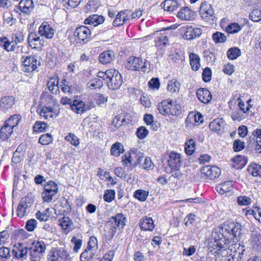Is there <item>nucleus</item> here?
<instances>
[{
	"instance_id": "1",
	"label": "nucleus",
	"mask_w": 261,
	"mask_h": 261,
	"mask_svg": "<svg viewBox=\"0 0 261 261\" xmlns=\"http://www.w3.org/2000/svg\"><path fill=\"white\" fill-rule=\"evenodd\" d=\"M242 233V227L238 222L227 221L221 226L214 228L211 234V241L209 242L210 247L211 245L215 246L217 250H221V252L227 249H229V243L232 236L236 240H239Z\"/></svg>"
},
{
	"instance_id": "2",
	"label": "nucleus",
	"mask_w": 261,
	"mask_h": 261,
	"mask_svg": "<svg viewBox=\"0 0 261 261\" xmlns=\"http://www.w3.org/2000/svg\"><path fill=\"white\" fill-rule=\"evenodd\" d=\"M159 113L162 115L179 116L181 113V106L176 101L170 99L163 100L158 106Z\"/></svg>"
},
{
	"instance_id": "3",
	"label": "nucleus",
	"mask_w": 261,
	"mask_h": 261,
	"mask_svg": "<svg viewBox=\"0 0 261 261\" xmlns=\"http://www.w3.org/2000/svg\"><path fill=\"white\" fill-rule=\"evenodd\" d=\"M126 218L122 213H118L115 216H112L110 220L107 222V226L110 227V238L109 240L112 239L117 232V228H123L126 225Z\"/></svg>"
},
{
	"instance_id": "4",
	"label": "nucleus",
	"mask_w": 261,
	"mask_h": 261,
	"mask_svg": "<svg viewBox=\"0 0 261 261\" xmlns=\"http://www.w3.org/2000/svg\"><path fill=\"white\" fill-rule=\"evenodd\" d=\"M58 192V185L52 180H49L44 186V191L42 193L43 201L46 202H50L54 196Z\"/></svg>"
},
{
	"instance_id": "5",
	"label": "nucleus",
	"mask_w": 261,
	"mask_h": 261,
	"mask_svg": "<svg viewBox=\"0 0 261 261\" xmlns=\"http://www.w3.org/2000/svg\"><path fill=\"white\" fill-rule=\"evenodd\" d=\"M199 14L204 21L211 23H214V20L216 19V15L211 5L205 2L202 3L200 6Z\"/></svg>"
},
{
	"instance_id": "6",
	"label": "nucleus",
	"mask_w": 261,
	"mask_h": 261,
	"mask_svg": "<svg viewBox=\"0 0 261 261\" xmlns=\"http://www.w3.org/2000/svg\"><path fill=\"white\" fill-rule=\"evenodd\" d=\"M147 65V62L146 61L143 62L141 58L132 56L128 58L126 67L128 70L144 71L146 69Z\"/></svg>"
},
{
	"instance_id": "7",
	"label": "nucleus",
	"mask_w": 261,
	"mask_h": 261,
	"mask_svg": "<svg viewBox=\"0 0 261 261\" xmlns=\"http://www.w3.org/2000/svg\"><path fill=\"white\" fill-rule=\"evenodd\" d=\"M123 83L122 77L118 70L112 69V73L108 77L107 84L109 89L116 90L119 89Z\"/></svg>"
},
{
	"instance_id": "8",
	"label": "nucleus",
	"mask_w": 261,
	"mask_h": 261,
	"mask_svg": "<svg viewBox=\"0 0 261 261\" xmlns=\"http://www.w3.org/2000/svg\"><path fill=\"white\" fill-rule=\"evenodd\" d=\"M30 255L32 258L39 257L46 250V245L43 241H29Z\"/></svg>"
},
{
	"instance_id": "9",
	"label": "nucleus",
	"mask_w": 261,
	"mask_h": 261,
	"mask_svg": "<svg viewBox=\"0 0 261 261\" xmlns=\"http://www.w3.org/2000/svg\"><path fill=\"white\" fill-rule=\"evenodd\" d=\"M15 249L12 250V253L15 259L21 260L27 258V254L30 252L29 241L25 243H19L17 245H15Z\"/></svg>"
},
{
	"instance_id": "10",
	"label": "nucleus",
	"mask_w": 261,
	"mask_h": 261,
	"mask_svg": "<svg viewBox=\"0 0 261 261\" xmlns=\"http://www.w3.org/2000/svg\"><path fill=\"white\" fill-rule=\"evenodd\" d=\"M22 65V70L24 72H31L37 68L38 61L36 56H29L24 58Z\"/></svg>"
},
{
	"instance_id": "11",
	"label": "nucleus",
	"mask_w": 261,
	"mask_h": 261,
	"mask_svg": "<svg viewBox=\"0 0 261 261\" xmlns=\"http://www.w3.org/2000/svg\"><path fill=\"white\" fill-rule=\"evenodd\" d=\"M74 35L79 43H85L87 42L86 40L91 35V31L88 27L82 25L75 29Z\"/></svg>"
},
{
	"instance_id": "12",
	"label": "nucleus",
	"mask_w": 261,
	"mask_h": 261,
	"mask_svg": "<svg viewBox=\"0 0 261 261\" xmlns=\"http://www.w3.org/2000/svg\"><path fill=\"white\" fill-rule=\"evenodd\" d=\"M34 3L32 0H21L18 6H16L14 8V11L18 13H22L24 14H29L33 10Z\"/></svg>"
},
{
	"instance_id": "13",
	"label": "nucleus",
	"mask_w": 261,
	"mask_h": 261,
	"mask_svg": "<svg viewBox=\"0 0 261 261\" xmlns=\"http://www.w3.org/2000/svg\"><path fill=\"white\" fill-rule=\"evenodd\" d=\"M201 173L209 179L213 180L220 176L221 170L216 166H206L201 169Z\"/></svg>"
},
{
	"instance_id": "14",
	"label": "nucleus",
	"mask_w": 261,
	"mask_h": 261,
	"mask_svg": "<svg viewBox=\"0 0 261 261\" xmlns=\"http://www.w3.org/2000/svg\"><path fill=\"white\" fill-rule=\"evenodd\" d=\"M39 34L49 39L54 37L55 30L46 21H44L39 28Z\"/></svg>"
},
{
	"instance_id": "15",
	"label": "nucleus",
	"mask_w": 261,
	"mask_h": 261,
	"mask_svg": "<svg viewBox=\"0 0 261 261\" xmlns=\"http://www.w3.org/2000/svg\"><path fill=\"white\" fill-rule=\"evenodd\" d=\"M208 246V249L210 250V252H213V250L211 249V248H212L214 249V253L220 254L222 255L220 261H239V257H236V254H232V253H230L228 254V249L225 250L224 253H223V252H221V250H217V249L215 248H216L215 246L214 245H211V247H210L209 245Z\"/></svg>"
},
{
	"instance_id": "16",
	"label": "nucleus",
	"mask_w": 261,
	"mask_h": 261,
	"mask_svg": "<svg viewBox=\"0 0 261 261\" xmlns=\"http://www.w3.org/2000/svg\"><path fill=\"white\" fill-rule=\"evenodd\" d=\"M182 29L185 31L183 38L187 40H191L196 37H199L202 33V30L200 28L193 29L191 27H184Z\"/></svg>"
},
{
	"instance_id": "17",
	"label": "nucleus",
	"mask_w": 261,
	"mask_h": 261,
	"mask_svg": "<svg viewBox=\"0 0 261 261\" xmlns=\"http://www.w3.org/2000/svg\"><path fill=\"white\" fill-rule=\"evenodd\" d=\"M130 12L128 10L121 11L118 12L116 15V18L113 22V24L115 27H119L126 23L130 20V17H128V13Z\"/></svg>"
},
{
	"instance_id": "18",
	"label": "nucleus",
	"mask_w": 261,
	"mask_h": 261,
	"mask_svg": "<svg viewBox=\"0 0 261 261\" xmlns=\"http://www.w3.org/2000/svg\"><path fill=\"white\" fill-rule=\"evenodd\" d=\"M167 162L171 169L180 168L181 166V155L174 152H171L169 154Z\"/></svg>"
},
{
	"instance_id": "19",
	"label": "nucleus",
	"mask_w": 261,
	"mask_h": 261,
	"mask_svg": "<svg viewBox=\"0 0 261 261\" xmlns=\"http://www.w3.org/2000/svg\"><path fill=\"white\" fill-rule=\"evenodd\" d=\"M195 16V12L190 9L188 7L182 8L177 15V17L182 20H193Z\"/></svg>"
},
{
	"instance_id": "20",
	"label": "nucleus",
	"mask_w": 261,
	"mask_h": 261,
	"mask_svg": "<svg viewBox=\"0 0 261 261\" xmlns=\"http://www.w3.org/2000/svg\"><path fill=\"white\" fill-rule=\"evenodd\" d=\"M225 125L223 118H217L210 123L209 127L211 130L219 133L224 132Z\"/></svg>"
},
{
	"instance_id": "21",
	"label": "nucleus",
	"mask_w": 261,
	"mask_h": 261,
	"mask_svg": "<svg viewBox=\"0 0 261 261\" xmlns=\"http://www.w3.org/2000/svg\"><path fill=\"white\" fill-rule=\"evenodd\" d=\"M28 42L32 48H36L42 46L44 44V41L35 33H30L28 37Z\"/></svg>"
},
{
	"instance_id": "22",
	"label": "nucleus",
	"mask_w": 261,
	"mask_h": 261,
	"mask_svg": "<svg viewBox=\"0 0 261 261\" xmlns=\"http://www.w3.org/2000/svg\"><path fill=\"white\" fill-rule=\"evenodd\" d=\"M199 100L204 103H208L212 99V94L210 91L206 88H200L196 92Z\"/></svg>"
},
{
	"instance_id": "23",
	"label": "nucleus",
	"mask_w": 261,
	"mask_h": 261,
	"mask_svg": "<svg viewBox=\"0 0 261 261\" xmlns=\"http://www.w3.org/2000/svg\"><path fill=\"white\" fill-rule=\"evenodd\" d=\"M15 101V98L13 96H8L2 97L0 100V110L5 112L14 105Z\"/></svg>"
},
{
	"instance_id": "24",
	"label": "nucleus",
	"mask_w": 261,
	"mask_h": 261,
	"mask_svg": "<svg viewBox=\"0 0 261 261\" xmlns=\"http://www.w3.org/2000/svg\"><path fill=\"white\" fill-rule=\"evenodd\" d=\"M115 58V54L112 50L103 51L99 56V61L102 64L110 63Z\"/></svg>"
},
{
	"instance_id": "25",
	"label": "nucleus",
	"mask_w": 261,
	"mask_h": 261,
	"mask_svg": "<svg viewBox=\"0 0 261 261\" xmlns=\"http://www.w3.org/2000/svg\"><path fill=\"white\" fill-rule=\"evenodd\" d=\"M105 19L102 16L94 14L89 16L87 18L84 23L86 24L92 25L93 27H96L99 24H102L104 22Z\"/></svg>"
},
{
	"instance_id": "26",
	"label": "nucleus",
	"mask_w": 261,
	"mask_h": 261,
	"mask_svg": "<svg viewBox=\"0 0 261 261\" xmlns=\"http://www.w3.org/2000/svg\"><path fill=\"white\" fill-rule=\"evenodd\" d=\"M140 226L144 231H152L154 228L152 219L150 217H144L140 220Z\"/></svg>"
},
{
	"instance_id": "27",
	"label": "nucleus",
	"mask_w": 261,
	"mask_h": 261,
	"mask_svg": "<svg viewBox=\"0 0 261 261\" xmlns=\"http://www.w3.org/2000/svg\"><path fill=\"white\" fill-rule=\"evenodd\" d=\"M71 108L74 112L79 114H83L86 112V104L81 100H73Z\"/></svg>"
},
{
	"instance_id": "28",
	"label": "nucleus",
	"mask_w": 261,
	"mask_h": 261,
	"mask_svg": "<svg viewBox=\"0 0 261 261\" xmlns=\"http://www.w3.org/2000/svg\"><path fill=\"white\" fill-rule=\"evenodd\" d=\"M1 46L8 52L14 51L19 46H15L12 41H10L7 37H2L0 39Z\"/></svg>"
},
{
	"instance_id": "29",
	"label": "nucleus",
	"mask_w": 261,
	"mask_h": 261,
	"mask_svg": "<svg viewBox=\"0 0 261 261\" xmlns=\"http://www.w3.org/2000/svg\"><path fill=\"white\" fill-rule=\"evenodd\" d=\"M161 6L165 11L173 12L179 7V4L176 1L166 0L161 4Z\"/></svg>"
},
{
	"instance_id": "30",
	"label": "nucleus",
	"mask_w": 261,
	"mask_h": 261,
	"mask_svg": "<svg viewBox=\"0 0 261 261\" xmlns=\"http://www.w3.org/2000/svg\"><path fill=\"white\" fill-rule=\"evenodd\" d=\"M56 249L58 261H71V258L66 250L62 248H56Z\"/></svg>"
},
{
	"instance_id": "31",
	"label": "nucleus",
	"mask_w": 261,
	"mask_h": 261,
	"mask_svg": "<svg viewBox=\"0 0 261 261\" xmlns=\"http://www.w3.org/2000/svg\"><path fill=\"white\" fill-rule=\"evenodd\" d=\"M59 222L63 229L70 231L73 229V222L68 217H63L59 220Z\"/></svg>"
},
{
	"instance_id": "32",
	"label": "nucleus",
	"mask_w": 261,
	"mask_h": 261,
	"mask_svg": "<svg viewBox=\"0 0 261 261\" xmlns=\"http://www.w3.org/2000/svg\"><path fill=\"white\" fill-rule=\"evenodd\" d=\"M21 117L19 115L14 114L8 118L5 122L6 125L10 126L13 129L15 127L18 125Z\"/></svg>"
},
{
	"instance_id": "33",
	"label": "nucleus",
	"mask_w": 261,
	"mask_h": 261,
	"mask_svg": "<svg viewBox=\"0 0 261 261\" xmlns=\"http://www.w3.org/2000/svg\"><path fill=\"white\" fill-rule=\"evenodd\" d=\"M13 129L5 123L0 130V138L3 140H7L12 135Z\"/></svg>"
},
{
	"instance_id": "34",
	"label": "nucleus",
	"mask_w": 261,
	"mask_h": 261,
	"mask_svg": "<svg viewBox=\"0 0 261 261\" xmlns=\"http://www.w3.org/2000/svg\"><path fill=\"white\" fill-rule=\"evenodd\" d=\"M189 57L192 69L195 71L198 70L200 66L199 57L194 53H191Z\"/></svg>"
},
{
	"instance_id": "35",
	"label": "nucleus",
	"mask_w": 261,
	"mask_h": 261,
	"mask_svg": "<svg viewBox=\"0 0 261 261\" xmlns=\"http://www.w3.org/2000/svg\"><path fill=\"white\" fill-rule=\"evenodd\" d=\"M251 239L253 246L257 250L261 251V234L256 232H253L251 234Z\"/></svg>"
},
{
	"instance_id": "36",
	"label": "nucleus",
	"mask_w": 261,
	"mask_h": 261,
	"mask_svg": "<svg viewBox=\"0 0 261 261\" xmlns=\"http://www.w3.org/2000/svg\"><path fill=\"white\" fill-rule=\"evenodd\" d=\"M233 245H234L233 248H234L235 249H234V251L233 252L232 254H236V257H238L239 260L241 258V255H243L244 254V252L245 250V246L243 245H241L240 243L238 244L236 243L235 244H232L231 246V248H230V247L229 246L230 249L228 250L230 252H232V246Z\"/></svg>"
},
{
	"instance_id": "37",
	"label": "nucleus",
	"mask_w": 261,
	"mask_h": 261,
	"mask_svg": "<svg viewBox=\"0 0 261 261\" xmlns=\"http://www.w3.org/2000/svg\"><path fill=\"white\" fill-rule=\"evenodd\" d=\"M123 145L119 142L113 144L111 148V153L115 156H119L124 152Z\"/></svg>"
},
{
	"instance_id": "38",
	"label": "nucleus",
	"mask_w": 261,
	"mask_h": 261,
	"mask_svg": "<svg viewBox=\"0 0 261 261\" xmlns=\"http://www.w3.org/2000/svg\"><path fill=\"white\" fill-rule=\"evenodd\" d=\"M51 213L50 212L49 208H46L43 212L38 211L36 214V218L40 221L46 222L47 221L51 215Z\"/></svg>"
},
{
	"instance_id": "39",
	"label": "nucleus",
	"mask_w": 261,
	"mask_h": 261,
	"mask_svg": "<svg viewBox=\"0 0 261 261\" xmlns=\"http://www.w3.org/2000/svg\"><path fill=\"white\" fill-rule=\"evenodd\" d=\"M90 89H100L103 85L102 80L99 78H94L91 80L87 84Z\"/></svg>"
},
{
	"instance_id": "40",
	"label": "nucleus",
	"mask_w": 261,
	"mask_h": 261,
	"mask_svg": "<svg viewBox=\"0 0 261 261\" xmlns=\"http://www.w3.org/2000/svg\"><path fill=\"white\" fill-rule=\"evenodd\" d=\"M231 189V184L230 181H225L221 184H219L216 187V191L220 194L229 192Z\"/></svg>"
},
{
	"instance_id": "41",
	"label": "nucleus",
	"mask_w": 261,
	"mask_h": 261,
	"mask_svg": "<svg viewBox=\"0 0 261 261\" xmlns=\"http://www.w3.org/2000/svg\"><path fill=\"white\" fill-rule=\"evenodd\" d=\"M59 79L50 78L47 82V86L51 93L54 94L59 90Z\"/></svg>"
},
{
	"instance_id": "42",
	"label": "nucleus",
	"mask_w": 261,
	"mask_h": 261,
	"mask_svg": "<svg viewBox=\"0 0 261 261\" xmlns=\"http://www.w3.org/2000/svg\"><path fill=\"white\" fill-rule=\"evenodd\" d=\"M12 41L13 44L17 45L19 43L22 42L24 40V36L23 33L20 31H15L11 36Z\"/></svg>"
},
{
	"instance_id": "43",
	"label": "nucleus",
	"mask_w": 261,
	"mask_h": 261,
	"mask_svg": "<svg viewBox=\"0 0 261 261\" xmlns=\"http://www.w3.org/2000/svg\"><path fill=\"white\" fill-rule=\"evenodd\" d=\"M94 249H89L86 248L84 252L82 253L80 256V259L81 261H89L95 255L93 252Z\"/></svg>"
},
{
	"instance_id": "44",
	"label": "nucleus",
	"mask_w": 261,
	"mask_h": 261,
	"mask_svg": "<svg viewBox=\"0 0 261 261\" xmlns=\"http://www.w3.org/2000/svg\"><path fill=\"white\" fill-rule=\"evenodd\" d=\"M195 149V143L192 139H190L185 143V150L186 153L188 155L193 154Z\"/></svg>"
},
{
	"instance_id": "45",
	"label": "nucleus",
	"mask_w": 261,
	"mask_h": 261,
	"mask_svg": "<svg viewBox=\"0 0 261 261\" xmlns=\"http://www.w3.org/2000/svg\"><path fill=\"white\" fill-rule=\"evenodd\" d=\"M241 52L238 47H232L228 49L227 52V56L230 60H234L241 56Z\"/></svg>"
},
{
	"instance_id": "46",
	"label": "nucleus",
	"mask_w": 261,
	"mask_h": 261,
	"mask_svg": "<svg viewBox=\"0 0 261 261\" xmlns=\"http://www.w3.org/2000/svg\"><path fill=\"white\" fill-rule=\"evenodd\" d=\"M180 84L176 80H173L169 81L167 85V90L172 93L176 92L179 91Z\"/></svg>"
},
{
	"instance_id": "47",
	"label": "nucleus",
	"mask_w": 261,
	"mask_h": 261,
	"mask_svg": "<svg viewBox=\"0 0 261 261\" xmlns=\"http://www.w3.org/2000/svg\"><path fill=\"white\" fill-rule=\"evenodd\" d=\"M148 195V192L142 189L136 190L134 194V197L140 201H145Z\"/></svg>"
},
{
	"instance_id": "48",
	"label": "nucleus",
	"mask_w": 261,
	"mask_h": 261,
	"mask_svg": "<svg viewBox=\"0 0 261 261\" xmlns=\"http://www.w3.org/2000/svg\"><path fill=\"white\" fill-rule=\"evenodd\" d=\"M48 125L43 121H37L33 126L34 130L36 132H46Z\"/></svg>"
},
{
	"instance_id": "49",
	"label": "nucleus",
	"mask_w": 261,
	"mask_h": 261,
	"mask_svg": "<svg viewBox=\"0 0 261 261\" xmlns=\"http://www.w3.org/2000/svg\"><path fill=\"white\" fill-rule=\"evenodd\" d=\"M53 141V137L49 134H43L39 139V142L43 145H48L52 143Z\"/></svg>"
},
{
	"instance_id": "50",
	"label": "nucleus",
	"mask_w": 261,
	"mask_h": 261,
	"mask_svg": "<svg viewBox=\"0 0 261 261\" xmlns=\"http://www.w3.org/2000/svg\"><path fill=\"white\" fill-rule=\"evenodd\" d=\"M248 170L253 176H261V166L259 165L254 164L249 167Z\"/></svg>"
},
{
	"instance_id": "51",
	"label": "nucleus",
	"mask_w": 261,
	"mask_h": 261,
	"mask_svg": "<svg viewBox=\"0 0 261 261\" xmlns=\"http://www.w3.org/2000/svg\"><path fill=\"white\" fill-rule=\"evenodd\" d=\"M214 41L216 43H224L227 39V37L223 33L219 32H216L212 36Z\"/></svg>"
},
{
	"instance_id": "52",
	"label": "nucleus",
	"mask_w": 261,
	"mask_h": 261,
	"mask_svg": "<svg viewBox=\"0 0 261 261\" xmlns=\"http://www.w3.org/2000/svg\"><path fill=\"white\" fill-rule=\"evenodd\" d=\"M249 18L254 22L260 21L261 20V11L257 9L253 10L249 14Z\"/></svg>"
},
{
	"instance_id": "53",
	"label": "nucleus",
	"mask_w": 261,
	"mask_h": 261,
	"mask_svg": "<svg viewBox=\"0 0 261 261\" xmlns=\"http://www.w3.org/2000/svg\"><path fill=\"white\" fill-rule=\"evenodd\" d=\"M168 43V39L167 36H161L157 38L155 40V46L162 48Z\"/></svg>"
},
{
	"instance_id": "54",
	"label": "nucleus",
	"mask_w": 261,
	"mask_h": 261,
	"mask_svg": "<svg viewBox=\"0 0 261 261\" xmlns=\"http://www.w3.org/2000/svg\"><path fill=\"white\" fill-rule=\"evenodd\" d=\"M115 192L113 190H107L105 192L103 199L105 201L110 202L115 198Z\"/></svg>"
},
{
	"instance_id": "55",
	"label": "nucleus",
	"mask_w": 261,
	"mask_h": 261,
	"mask_svg": "<svg viewBox=\"0 0 261 261\" xmlns=\"http://www.w3.org/2000/svg\"><path fill=\"white\" fill-rule=\"evenodd\" d=\"M148 134V130L145 126L139 127L136 133V136L140 139H144Z\"/></svg>"
},
{
	"instance_id": "56",
	"label": "nucleus",
	"mask_w": 261,
	"mask_h": 261,
	"mask_svg": "<svg viewBox=\"0 0 261 261\" xmlns=\"http://www.w3.org/2000/svg\"><path fill=\"white\" fill-rule=\"evenodd\" d=\"M241 30V27L237 23H232L227 26L226 30L230 34L236 33Z\"/></svg>"
},
{
	"instance_id": "57",
	"label": "nucleus",
	"mask_w": 261,
	"mask_h": 261,
	"mask_svg": "<svg viewBox=\"0 0 261 261\" xmlns=\"http://www.w3.org/2000/svg\"><path fill=\"white\" fill-rule=\"evenodd\" d=\"M71 242L74 244L73 248L75 252H78L82 245V240L77 239L75 237H73L71 240Z\"/></svg>"
},
{
	"instance_id": "58",
	"label": "nucleus",
	"mask_w": 261,
	"mask_h": 261,
	"mask_svg": "<svg viewBox=\"0 0 261 261\" xmlns=\"http://www.w3.org/2000/svg\"><path fill=\"white\" fill-rule=\"evenodd\" d=\"M251 199L246 196H240L237 198V203L240 205H247L251 203Z\"/></svg>"
},
{
	"instance_id": "59",
	"label": "nucleus",
	"mask_w": 261,
	"mask_h": 261,
	"mask_svg": "<svg viewBox=\"0 0 261 261\" xmlns=\"http://www.w3.org/2000/svg\"><path fill=\"white\" fill-rule=\"evenodd\" d=\"M37 223L36 220L31 219L27 222L25 228L28 231H32L36 227Z\"/></svg>"
},
{
	"instance_id": "60",
	"label": "nucleus",
	"mask_w": 261,
	"mask_h": 261,
	"mask_svg": "<svg viewBox=\"0 0 261 261\" xmlns=\"http://www.w3.org/2000/svg\"><path fill=\"white\" fill-rule=\"evenodd\" d=\"M202 79L205 82H208L211 80L212 71L208 67H206L203 69L202 73Z\"/></svg>"
},
{
	"instance_id": "61",
	"label": "nucleus",
	"mask_w": 261,
	"mask_h": 261,
	"mask_svg": "<svg viewBox=\"0 0 261 261\" xmlns=\"http://www.w3.org/2000/svg\"><path fill=\"white\" fill-rule=\"evenodd\" d=\"M112 69L107 70L105 72L99 71L97 73V77L100 79L105 81L106 83L108 80V77H110V74L112 73Z\"/></svg>"
},
{
	"instance_id": "62",
	"label": "nucleus",
	"mask_w": 261,
	"mask_h": 261,
	"mask_svg": "<svg viewBox=\"0 0 261 261\" xmlns=\"http://www.w3.org/2000/svg\"><path fill=\"white\" fill-rule=\"evenodd\" d=\"M32 204V201L31 199L29 197H25L22 198L19 202L18 205L20 206H22L25 208H28L31 207Z\"/></svg>"
},
{
	"instance_id": "63",
	"label": "nucleus",
	"mask_w": 261,
	"mask_h": 261,
	"mask_svg": "<svg viewBox=\"0 0 261 261\" xmlns=\"http://www.w3.org/2000/svg\"><path fill=\"white\" fill-rule=\"evenodd\" d=\"M245 147V143L242 142L239 139L236 140L233 144V150L235 152H238L243 150Z\"/></svg>"
},
{
	"instance_id": "64",
	"label": "nucleus",
	"mask_w": 261,
	"mask_h": 261,
	"mask_svg": "<svg viewBox=\"0 0 261 261\" xmlns=\"http://www.w3.org/2000/svg\"><path fill=\"white\" fill-rule=\"evenodd\" d=\"M232 161L238 164L239 166L237 168H242L246 164V158L244 156L237 155L232 159Z\"/></svg>"
}]
</instances>
